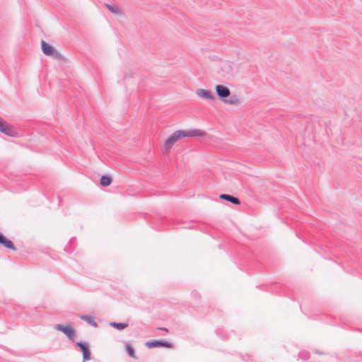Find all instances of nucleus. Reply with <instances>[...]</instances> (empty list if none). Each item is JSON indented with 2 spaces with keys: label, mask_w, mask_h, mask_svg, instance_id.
I'll return each instance as SVG.
<instances>
[{
  "label": "nucleus",
  "mask_w": 362,
  "mask_h": 362,
  "mask_svg": "<svg viewBox=\"0 0 362 362\" xmlns=\"http://www.w3.org/2000/svg\"><path fill=\"white\" fill-rule=\"evenodd\" d=\"M195 134L192 131L177 130L170 134L165 140L162 151L165 154H168L173 145L178 141L185 137L194 136Z\"/></svg>",
  "instance_id": "nucleus-1"
},
{
  "label": "nucleus",
  "mask_w": 362,
  "mask_h": 362,
  "mask_svg": "<svg viewBox=\"0 0 362 362\" xmlns=\"http://www.w3.org/2000/svg\"><path fill=\"white\" fill-rule=\"evenodd\" d=\"M41 48L42 52L47 56H52L55 58H61V54L50 45L44 40L41 41Z\"/></svg>",
  "instance_id": "nucleus-2"
},
{
  "label": "nucleus",
  "mask_w": 362,
  "mask_h": 362,
  "mask_svg": "<svg viewBox=\"0 0 362 362\" xmlns=\"http://www.w3.org/2000/svg\"><path fill=\"white\" fill-rule=\"evenodd\" d=\"M0 132L10 136H17V132L15 128L1 119H0Z\"/></svg>",
  "instance_id": "nucleus-3"
},
{
  "label": "nucleus",
  "mask_w": 362,
  "mask_h": 362,
  "mask_svg": "<svg viewBox=\"0 0 362 362\" xmlns=\"http://www.w3.org/2000/svg\"><path fill=\"white\" fill-rule=\"evenodd\" d=\"M54 328L65 334L70 339H74L75 330L71 325H56Z\"/></svg>",
  "instance_id": "nucleus-4"
},
{
  "label": "nucleus",
  "mask_w": 362,
  "mask_h": 362,
  "mask_svg": "<svg viewBox=\"0 0 362 362\" xmlns=\"http://www.w3.org/2000/svg\"><path fill=\"white\" fill-rule=\"evenodd\" d=\"M196 94L200 98L209 100H214L215 99L213 94L206 89L199 88L196 90Z\"/></svg>",
  "instance_id": "nucleus-5"
},
{
  "label": "nucleus",
  "mask_w": 362,
  "mask_h": 362,
  "mask_svg": "<svg viewBox=\"0 0 362 362\" xmlns=\"http://www.w3.org/2000/svg\"><path fill=\"white\" fill-rule=\"evenodd\" d=\"M77 346H78L81 348V349L83 352V362L90 360L91 353L88 349V346L86 344L81 343V342H78Z\"/></svg>",
  "instance_id": "nucleus-6"
},
{
  "label": "nucleus",
  "mask_w": 362,
  "mask_h": 362,
  "mask_svg": "<svg viewBox=\"0 0 362 362\" xmlns=\"http://www.w3.org/2000/svg\"><path fill=\"white\" fill-rule=\"evenodd\" d=\"M216 91L220 98H226L230 95V90L223 85H217L216 86Z\"/></svg>",
  "instance_id": "nucleus-7"
},
{
  "label": "nucleus",
  "mask_w": 362,
  "mask_h": 362,
  "mask_svg": "<svg viewBox=\"0 0 362 362\" xmlns=\"http://www.w3.org/2000/svg\"><path fill=\"white\" fill-rule=\"evenodd\" d=\"M0 244L4 245L5 247L10 249L11 250L15 251L16 248L15 247L13 242L6 238L4 235L0 233Z\"/></svg>",
  "instance_id": "nucleus-8"
},
{
  "label": "nucleus",
  "mask_w": 362,
  "mask_h": 362,
  "mask_svg": "<svg viewBox=\"0 0 362 362\" xmlns=\"http://www.w3.org/2000/svg\"><path fill=\"white\" fill-rule=\"evenodd\" d=\"M220 199L228 201V202H230L234 204H236V205H238L240 204V202L238 198L230 196L229 194H222L220 195Z\"/></svg>",
  "instance_id": "nucleus-9"
},
{
  "label": "nucleus",
  "mask_w": 362,
  "mask_h": 362,
  "mask_svg": "<svg viewBox=\"0 0 362 362\" xmlns=\"http://www.w3.org/2000/svg\"><path fill=\"white\" fill-rule=\"evenodd\" d=\"M106 6L111 13L116 14V15L122 14V11L118 6H112V5H110V4H106Z\"/></svg>",
  "instance_id": "nucleus-10"
},
{
  "label": "nucleus",
  "mask_w": 362,
  "mask_h": 362,
  "mask_svg": "<svg viewBox=\"0 0 362 362\" xmlns=\"http://www.w3.org/2000/svg\"><path fill=\"white\" fill-rule=\"evenodd\" d=\"M100 185L103 187H107L111 185L112 179L108 176H102L100 181Z\"/></svg>",
  "instance_id": "nucleus-11"
},
{
  "label": "nucleus",
  "mask_w": 362,
  "mask_h": 362,
  "mask_svg": "<svg viewBox=\"0 0 362 362\" xmlns=\"http://www.w3.org/2000/svg\"><path fill=\"white\" fill-rule=\"evenodd\" d=\"M146 346L149 348L156 347L159 346H166L164 343H162L159 341H148L146 343Z\"/></svg>",
  "instance_id": "nucleus-12"
},
{
  "label": "nucleus",
  "mask_w": 362,
  "mask_h": 362,
  "mask_svg": "<svg viewBox=\"0 0 362 362\" xmlns=\"http://www.w3.org/2000/svg\"><path fill=\"white\" fill-rule=\"evenodd\" d=\"M111 325L114 327H116L118 329H123L128 326V325L127 323H117V322H112V323H111Z\"/></svg>",
  "instance_id": "nucleus-13"
},
{
  "label": "nucleus",
  "mask_w": 362,
  "mask_h": 362,
  "mask_svg": "<svg viewBox=\"0 0 362 362\" xmlns=\"http://www.w3.org/2000/svg\"><path fill=\"white\" fill-rule=\"evenodd\" d=\"M126 349H127V351L128 354L129 355V356H131L133 358H134L136 357L135 354H134V350L130 344L126 345Z\"/></svg>",
  "instance_id": "nucleus-14"
},
{
  "label": "nucleus",
  "mask_w": 362,
  "mask_h": 362,
  "mask_svg": "<svg viewBox=\"0 0 362 362\" xmlns=\"http://www.w3.org/2000/svg\"><path fill=\"white\" fill-rule=\"evenodd\" d=\"M82 319L85 320L88 323L90 324L94 327H97V323L90 317H83Z\"/></svg>",
  "instance_id": "nucleus-15"
}]
</instances>
